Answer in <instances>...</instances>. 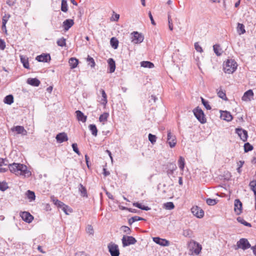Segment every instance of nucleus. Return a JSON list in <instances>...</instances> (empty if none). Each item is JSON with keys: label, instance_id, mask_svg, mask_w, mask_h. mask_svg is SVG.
I'll return each mask as SVG.
<instances>
[{"label": "nucleus", "instance_id": "393cba45", "mask_svg": "<svg viewBox=\"0 0 256 256\" xmlns=\"http://www.w3.org/2000/svg\"><path fill=\"white\" fill-rule=\"evenodd\" d=\"M68 64L70 68H76L78 64V60L75 58H72L68 60Z\"/></svg>", "mask_w": 256, "mask_h": 256}, {"label": "nucleus", "instance_id": "5fc2aeb1", "mask_svg": "<svg viewBox=\"0 0 256 256\" xmlns=\"http://www.w3.org/2000/svg\"><path fill=\"white\" fill-rule=\"evenodd\" d=\"M202 103L206 109L210 110L211 108L210 106L209 105L207 101L205 100L203 98H202Z\"/></svg>", "mask_w": 256, "mask_h": 256}, {"label": "nucleus", "instance_id": "1a4fd4ad", "mask_svg": "<svg viewBox=\"0 0 256 256\" xmlns=\"http://www.w3.org/2000/svg\"><path fill=\"white\" fill-rule=\"evenodd\" d=\"M254 94L252 90H249L246 92L242 96V100L245 102H248L254 100Z\"/></svg>", "mask_w": 256, "mask_h": 256}, {"label": "nucleus", "instance_id": "a18cd8bd", "mask_svg": "<svg viewBox=\"0 0 256 256\" xmlns=\"http://www.w3.org/2000/svg\"><path fill=\"white\" fill-rule=\"evenodd\" d=\"M57 44L58 46H66V39L64 38H62L57 40Z\"/></svg>", "mask_w": 256, "mask_h": 256}, {"label": "nucleus", "instance_id": "6ab92c4d", "mask_svg": "<svg viewBox=\"0 0 256 256\" xmlns=\"http://www.w3.org/2000/svg\"><path fill=\"white\" fill-rule=\"evenodd\" d=\"M56 138L57 141L60 143H62L68 140L67 135L64 132L58 134L56 135Z\"/></svg>", "mask_w": 256, "mask_h": 256}, {"label": "nucleus", "instance_id": "423d86ee", "mask_svg": "<svg viewBox=\"0 0 256 256\" xmlns=\"http://www.w3.org/2000/svg\"><path fill=\"white\" fill-rule=\"evenodd\" d=\"M194 113L197 119L202 123L204 124L206 122V118L203 111L197 108L194 110Z\"/></svg>", "mask_w": 256, "mask_h": 256}, {"label": "nucleus", "instance_id": "72a5a7b5", "mask_svg": "<svg viewBox=\"0 0 256 256\" xmlns=\"http://www.w3.org/2000/svg\"><path fill=\"white\" fill-rule=\"evenodd\" d=\"M10 18V15L8 14H5L3 16L2 19V28H6V24L8 20Z\"/></svg>", "mask_w": 256, "mask_h": 256}, {"label": "nucleus", "instance_id": "4468645a", "mask_svg": "<svg viewBox=\"0 0 256 256\" xmlns=\"http://www.w3.org/2000/svg\"><path fill=\"white\" fill-rule=\"evenodd\" d=\"M22 218L28 223H30L34 219V217L30 213L26 212H22L20 214Z\"/></svg>", "mask_w": 256, "mask_h": 256}, {"label": "nucleus", "instance_id": "680f3d73", "mask_svg": "<svg viewBox=\"0 0 256 256\" xmlns=\"http://www.w3.org/2000/svg\"><path fill=\"white\" fill-rule=\"evenodd\" d=\"M120 18V15L118 14H115L112 17V18L114 21H117Z\"/></svg>", "mask_w": 256, "mask_h": 256}, {"label": "nucleus", "instance_id": "864d4df0", "mask_svg": "<svg viewBox=\"0 0 256 256\" xmlns=\"http://www.w3.org/2000/svg\"><path fill=\"white\" fill-rule=\"evenodd\" d=\"M156 136L150 134H148V140L152 143L154 144L156 142Z\"/></svg>", "mask_w": 256, "mask_h": 256}, {"label": "nucleus", "instance_id": "f3484780", "mask_svg": "<svg viewBox=\"0 0 256 256\" xmlns=\"http://www.w3.org/2000/svg\"><path fill=\"white\" fill-rule=\"evenodd\" d=\"M153 241L162 246H168L170 242L166 239L160 238L158 237L153 238Z\"/></svg>", "mask_w": 256, "mask_h": 256}, {"label": "nucleus", "instance_id": "9d476101", "mask_svg": "<svg viewBox=\"0 0 256 256\" xmlns=\"http://www.w3.org/2000/svg\"><path fill=\"white\" fill-rule=\"evenodd\" d=\"M136 242V240L132 236H124L122 238V243L124 247L130 244H134Z\"/></svg>", "mask_w": 256, "mask_h": 256}, {"label": "nucleus", "instance_id": "9b49d317", "mask_svg": "<svg viewBox=\"0 0 256 256\" xmlns=\"http://www.w3.org/2000/svg\"><path fill=\"white\" fill-rule=\"evenodd\" d=\"M236 132L238 134L240 140L243 142H246L248 138V132L246 130L242 128H237L236 129Z\"/></svg>", "mask_w": 256, "mask_h": 256}, {"label": "nucleus", "instance_id": "13d9d810", "mask_svg": "<svg viewBox=\"0 0 256 256\" xmlns=\"http://www.w3.org/2000/svg\"><path fill=\"white\" fill-rule=\"evenodd\" d=\"M6 47L5 42L4 40L0 39V49L4 50Z\"/></svg>", "mask_w": 256, "mask_h": 256}, {"label": "nucleus", "instance_id": "2eb2a0df", "mask_svg": "<svg viewBox=\"0 0 256 256\" xmlns=\"http://www.w3.org/2000/svg\"><path fill=\"white\" fill-rule=\"evenodd\" d=\"M220 118L226 122H230L232 118L233 117L230 114V113L228 111H223L220 110Z\"/></svg>", "mask_w": 256, "mask_h": 256}, {"label": "nucleus", "instance_id": "0e129e2a", "mask_svg": "<svg viewBox=\"0 0 256 256\" xmlns=\"http://www.w3.org/2000/svg\"><path fill=\"white\" fill-rule=\"evenodd\" d=\"M103 174L105 176H108L110 174V172H109L107 171L106 170V168H104L103 169Z\"/></svg>", "mask_w": 256, "mask_h": 256}, {"label": "nucleus", "instance_id": "0eeeda50", "mask_svg": "<svg viewBox=\"0 0 256 256\" xmlns=\"http://www.w3.org/2000/svg\"><path fill=\"white\" fill-rule=\"evenodd\" d=\"M108 247L112 256H119L120 251L117 244L111 242L108 244Z\"/></svg>", "mask_w": 256, "mask_h": 256}, {"label": "nucleus", "instance_id": "4be33fe9", "mask_svg": "<svg viewBox=\"0 0 256 256\" xmlns=\"http://www.w3.org/2000/svg\"><path fill=\"white\" fill-rule=\"evenodd\" d=\"M74 24V22L72 20L68 19L63 22V26L65 30H68L71 28Z\"/></svg>", "mask_w": 256, "mask_h": 256}, {"label": "nucleus", "instance_id": "20e7f679", "mask_svg": "<svg viewBox=\"0 0 256 256\" xmlns=\"http://www.w3.org/2000/svg\"><path fill=\"white\" fill-rule=\"evenodd\" d=\"M52 201L58 208H61L66 214H70L72 212V208L58 200L53 198Z\"/></svg>", "mask_w": 256, "mask_h": 256}, {"label": "nucleus", "instance_id": "7c9ffc66", "mask_svg": "<svg viewBox=\"0 0 256 256\" xmlns=\"http://www.w3.org/2000/svg\"><path fill=\"white\" fill-rule=\"evenodd\" d=\"M110 45L114 49H116L118 46V41L114 37L111 38L110 41Z\"/></svg>", "mask_w": 256, "mask_h": 256}, {"label": "nucleus", "instance_id": "39448f33", "mask_svg": "<svg viewBox=\"0 0 256 256\" xmlns=\"http://www.w3.org/2000/svg\"><path fill=\"white\" fill-rule=\"evenodd\" d=\"M144 36L137 32H134L131 34L132 42L134 44H140L144 40Z\"/></svg>", "mask_w": 256, "mask_h": 256}, {"label": "nucleus", "instance_id": "a878e982", "mask_svg": "<svg viewBox=\"0 0 256 256\" xmlns=\"http://www.w3.org/2000/svg\"><path fill=\"white\" fill-rule=\"evenodd\" d=\"M27 82L32 86H38L40 84V81L36 78H29L27 80Z\"/></svg>", "mask_w": 256, "mask_h": 256}, {"label": "nucleus", "instance_id": "09e8293b", "mask_svg": "<svg viewBox=\"0 0 256 256\" xmlns=\"http://www.w3.org/2000/svg\"><path fill=\"white\" fill-rule=\"evenodd\" d=\"M8 188V184L6 182H0V190L2 191L6 190Z\"/></svg>", "mask_w": 256, "mask_h": 256}, {"label": "nucleus", "instance_id": "8fccbe9b", "mask_svg": "<svg viewBox=\"0 0 256 256\" xmlns=\"http://www.w3.org/2000/svg\"><path fill=\"white\" fill-rule=\"evenodd\" d=\"M194 46L195 50L198 52L202 53L203 52V50H202V46L199 44L198 42H195Z\"/></svg>", "mask_w": 256, "mask_h": 256}, {"label": "nucleus", "instance_id": "6e6d98bb", "mask_svg": "<svg viewBox=\"0 0 256 256\" xmlns=\"http://www.w3.org/2000/svg\"><path fill=\"white\" fill-rule=\"evenodd\" d=\"M121 230L122 232L126 233L127 234H129L130 233V228L126 226H122Z\"/></svg>", "mask_w": 256, "mask_h": 256}, {"label": "nucleus", "instance_id": "dca6fc26", "mask_svg": "<svg viewBox=\"0 0 256 256\" xmlns=\"http://www.w3.org/2000/svg\"><path fill=\"white\" fill-rule=\"evenodd\" d=\"M167 142L170 148H174L176 144V138L170 132L168 134Z\"/></svg>", "mask_w": 256, "mask_h": 256}, {"label": "nucleus", "instance_id": "4d7b16f0", "mask_svg": "<svg viewBox=\"0 0 256 256\" xmlns=\"http://www.w3.org/2000/svg\"><path fill=\"white\" fill-rule=\"evenodd\" d=\"M72 148L73 150L75 152H76L78 155L80 154V152H79L78 149V145H77L76 144H72Z\"/></svg>", "mask_w": 256, "mask_h": 256}, {"label": "nucleus", "instance_id": "37998d69", "mask_svg": "<svg viewBox=\"0 0 256 256\" xmlns=\"http://www.w3.org/2000/svg\"><path fill=\"white\" fill-rule=\"evenodd\" d=\"M61 10L64 12L68 11L67 2L66 0H62V1Z\"/></svg>", "mask_w": 256, "mask_h": 256}, {"label": "nucleus", "instance_id": "bf43d9fd", "mask_svg": "<svg viewBox=\"0 0 256 256\" xmlns=\"http://www.w3.org/2000/svg\"><path fill=\"white\" fill-rule=\"evenodd\" d=\"M148 16H149V18H150V21H151L152 24H153L154 26H155V25H156V23H155V22H154V18H153V17H152V14H151V12H148Z\"/></svg>", "mask_w": 256, "mask_h": 256}, {"label": "nucleus", "instance_id": "49530a36", "mask_svg": "<svg viewBox=\"0 0 256 256\" xmlns=\"http://www.w3.org/2000/svg\"><path fill=\"white\" fill-rule=\"evenodd\" d=\"M87 62H88V65H90L91 67L94 68L95 66V62L94 58L89 56H88Z\"/></svg>", "mask_w": 256, "mask_h": 256}, {"label": "nucleus", "instance_id": "e2e57ef3", "mask_svg": "<svg viewBox=\"0 0 256 256\" xmlns=\"http://www.w3.org/2000/svg\"><path fill=\"white\" fill-rule=\"evenodd\" d=\"M244 164V162L242 160H240L237 162L238 168H242Z\"/></svg>", "mask_w": 256, "mask_h": 256}, {"label": "nucleus", "instance_id": "774afa93", "mask_svg": "<svg viewBox=\"0 0 256 256\" xmlns=\"http://www.w3.org/2000/svg\"><path fill=\"white\" fill-rule=\"evenodd\" d=\"M106 152L108 154L110 158V160H111V162H112V163L113 162V158H112V154L108 150H106Z\"/></svg>", "mask_w": 256, "mask_h": 256}, {"label": "nucleus", "instance_id": "c756f323", "mask_svg": "<svg viewBox=\"0 0 256 256\" xmlns=\"http://www.w3.org/2000/svg\"><path fill=\"white\" fill-rule=\"evenodd\" d=\"M140 66L146 68H152L154 67V64L148 61H143L140 62Z\"/></svg>", "mask_w": 256, "mask_h": 256}, {"label": "nucleus", "instance_id": "ea45409f", "mask_svg": "<svg viewBox=\"0 0 256 256\" xmlns=\"http://www.w3.org/2000/svg\"><path fill=\"white\" fill-rule=\"evenodd\" d=\"M218 202V200L216 199L208 198L206 200V202L209 206H214Z\"/></svg>", "mask_w": 256, "mask_h": 256}, {"label": "nucleus", "instance_id": "473e14b6", "mask_svg": "<svg viewBox=\"0 0 256 256\" xmlns=\"http://www.w3.org/2000/svg\"><path fill=\"white\" fill-rule=\"evenodd\" d=\"M178 164L181 170L183 171L184 167L185 162L183 157L180 156L178 161Z\"/></svg>", "mask_w": 256, "mask_h": 256}, {"label": "nucleus", "instance_id": "bb28decb", "mask_svg": "<svg viewBox=\"0 0 256 256\" xmlns=\"http://www.w3.org/2000/svg\"><path fill=\"white\" fill-rule=\"evenodd\" d=\"M109 114L108 112H104L100 116L99 121L102 122V124H104Z\"/></svg>", "mask_w": 256, "mask_h": 256}, {"label": "nucleus", "instance_id": "7ed1b4c3", "mask_svg": "<svg viewBox=\"0 0 256 256\" xmlns=\"http://www.w3.org/2000/svg\"><path fill=\"white\" fill-rule=\"evenodd\" d=\"M188 250L190 254H198L201 251L202 246L194 240L190 241L188 244Z\"/></svg>", "mask_w": 256, "mask_h": 256}, {"label": "nucleus", "instance_id": "412c9836", "mask_svg": "<svg viewBox=\"0 0 256 256\" xmlns=\"http://www.w3.org/2000/svg\"><path fill=\"white\" fill-rule=\"evenodd\" d=\"M108 64L109 72H114L116 69V64L114 60L112 58H109L108 60Z\"/></svg>", "mask_w": 256, "mask_h": 256}, {"label": "nucleus", "instance_id": "e433bc0d", "mask_svg": "<svg viewBox=\"0 0 256 256\" xmlns=\"http://www.w3.org/2000/svg\"><path fill=\"white\" fill-rule=\"evenodd\" d=\"M218 96L224 100H227L226 94L221 89L218 90L217 92Z\"/></svg>", "mask_w": 256, "mask_h": 256}, {"label": "nucleus", "instance_id": "de8ad7c7", "mask_svg": "<svg viewBox=\"0 0 256 256\" xmlns=\"http://www.w3.org/2000/svg\"><path fill=\"white\" fill-rule=\"evenodd\" d=\"M214 52L218 56H220L222 54V50L219 46L214 45Z\"/></svg>", "mask_w": 256, "mask_h": 256}, {"label": "nucleus", "instance_id": "69168bd1", "mask_svg": "<svg viewBox=\"0 0 256 256\" xmlns=\"http://www.w3.org/2000/svg\"><path fill=\"white\" fill-rule=\"evenodd\" d=\"M100 92L102 95V97L104 98H107L106 94L104 90H101Z\"/></svg>", "mask_w": 256, "mask_h": 256}, {"label": "nucleus", "instance_id": "cd10ccee", "mask_svg": "<svg viewBox=\"0 0 256 256\" xmlns=\"http://www.w3.org/2000/svg\"><path fill=\"white\" fill-rule=\"evenodd\" d=\"M8 168V166L4 164V161L2 158H0V172H2L7 170Z\"/></svg>", "mask_w": 256, "mask_h": 256}, {"label": "nucleus", "instance_id": "f704fd0d", "mask_svg": "<svg viewBox=\"0 0 256 256\" xmlns=\"http://www.w3.org/2000/svg\"><path fill=\"white\" fill-rule=\"evenodd\" d=\"M88 127H89L90 130L92 132V134L95 136H96L97 133H98V130H97L96 125L90 124Z\"/></svg>", "mask_w": 256, "mask_h": 256}, {"label": "nucleus", "instance_id": "052dcab7", "mask_svg": "<svg viewBox=\"0 0 256 256\" xmlns=\"http://www.w3.org/2000/svg\"><path fill=\"white\" fill-rule=\"evenodd\" d=\"M100 102L102 104L105 106L107 104V98H102L100 100Z\"/></svg>", "mask_w": 256, "mask_h": 256}, {"label": "nucleus", "instance_id": "ddd939ff", "mask_svg": "<svg viewBox=\"0 0 256 256\" xmlns=\"http://www.w3.org/2000/svg\"><path fill=\"white\" fill-rule=\"evenodd\" d=\"M242 202L236 199L234 200V210L235 213L238 215L242 212Z\"/></svg>", "mask_w": 256, "mask_h": 256}, {"label": "nucleus", "instance_id": "603ef678", "mask_svg": "<svg viewBox=\"0 0 256 256\" xmlns=\"http://www.w3.org/2000/svg\"><path fill=\"white\" fill-rule=\"evenodd\" d=\"M86 232L90 234H93L94 232V230L92 226L90 225H88L87 226L86 228Z\"/></svg>", "mask_w": 256, "mask_h": 256}, {"label": "nucleus", "instance_id": "c03bdc74", "mask_svg": "<svg viewBox=\"0 0 256 256\" xmlns=\"http://www.w3.org/2000/svg\"><path fill=\"white\" fill-rule=\"evenodd\" d=\"M79 190L82 196H86V188L81 184H80Z\"/></svg>", "mask_w": 256, "mask_h": 256}, {"label": "nucleus", "instance_id": "6e6552de", "mask_svg": "<svg viewBox=\"0 0 256 256\" xmlns=\"http://www.w3.org/2000/svg\"><path fill=\"white\" fill-rule=\"evenodd\" d=\"M191 212L194 216L198 218H201L204 216V210L198 206H194L191 208Z\"/></svg>", "mask_w": 256, "mask_h": 256}, {"label": "nucleus", "instance_id": "a211bd4d", "mask_svg": "<svg viewBox=\"0 0 256 256\" xmlns=\"http://www.w3.org/2000/svg\"><path fill=\"white\" fill-rule=\"evenodd\" d=\"M36 60L40 62H48L50 60V56L48 54H43L37 56Z\"/></svg>", "mask_w": 256, "mask_h": 256}, {"label": "nucleus", "instance_id": "58836bf2", "mask_svg": "<svg viewBox=\"0 0 256 256\" xmlns=\"http://www.w3.org/2000/svg\"><path fill=\"white\" fill-rule=\"evenodd\" d=\"M237 220L240 224H244V226L250 227L251 224L246 222L242 218L239 216L237 218Z\"/></svg>", "mask_w": 256, "mask_h": 256}, {"label": "nucleus", "instance_id": "f8f14e48", "mask_svg": "<svg viewBox=\"0 0 256 256\" xmlns=\"http://www.w3.org/2000/svg\"><path fill=\"white\" fill-rule=\"evenodd\" d=\"M237 246L238 248L244 250L249 248L250 245L246 239L242 238L238 242Z\"/></svg>", "mask_w": 256, "mask_h": 256}, {"label": "nucleus", "instance_id": "f257e3e1", "mask_svg": "<svg viewBox=\"0 0 256 256\" xmlns=\"http://www.w3.org/2000/svg\"><path fill=\"white\" fill-rule=\"evenodd\" d=\"M8 169L16 176H22L24 178H28L32 176V172L30 168L22 164L14 162L10 164Z\"/></svg>", "mask_w": 256, "mask_h": 256}, {"label": "nucleus", "instance_id": "79ce46f5", "mask_svg": "<svg viewBox=\"0 0 256 256\" xmlns=\"http://www.w3.org/2000/svg\"><path fill=\"white\" fill-rule=\"evenodd\" d=\"M249 186L250 190L254 192V194L255 195V192H256V181H251L249 184Z\"/></svg>", "mask_w": 256, "mask_h": 256}, {"label": "nucleus", "instance_id": "5701e85b", "mask_svg": "<svg viewBox=\"0 0 256 256\" xmlns=\"http://www.w3.org/2000/svg\"><path fill=\"white\" fill-rule=\"evenodd\" d=\"M25 196L29 202H32L35 200L36 196L34 192L30 190H27L25 193Z\"/></svg>", "mask_w": 256, "mask_h": 256}, {"label": "nucleus", "instance_id": "b1692460", "mask_svg": "<svg viewBox=\"0 0 256 256\" xmlns=\"http://www.w3.org/2000/svg\"><path fill=\"white\" fill-rule=\"evenodd\" d=\"M76 118L80 120L83 122H85L86 120L87 117L84 116V114L80 110H77L76 112Z\"/></svg>", "mask_w": 256, "mask_h": 256}, {"label": "nucleus", "instance_id": "338daca9", "mask_svg": "<svg viewBox=\"0 0 256 256\" xmlns=\"http://www.w3.org/2000/svg\"><path fill=\"white\" fill-rule=\"evenodd\" d=\"M76 256H88L84 252H79L76 254Z\"/></svg>", "mask_w": 256, "mask_h": 256}, {"label": "nucleus", "instance_id": "4c0bfd02", "mask_svg": "<svg viewBox=\"0 0 256 256\" xmlns=\"http://www.w3.org/2000/svg\"><path fill=\"white\" fill-rule=\"evenodd\" d=\"M4 102L5 103H6L7 104H12L14 102V98H13L12 96V95L7 96L4 100Z\"/></svg>", "mask_w": 256, "mask_h": 256}, {"label": "nucleus", "instance_id": "aec40b11", "mask_svg": "<svg viewBox=\"0 0 256 256\" xmlns=\"http://www.w3.org/2000/svg\"><path fill=\"white\" fill-rule=\"evenodd\" d=\"M12 130L16 132L18 134H22L24 136L27 134L26 130L22 126H16L12 128Z\"/></svg>", "mask_w": 256, "mask_h": 256}, {"label": "nucleus", "instance_id": "a19ab883", "mask_svg": "<svg viewBox=\"0 0 256 256\" xmlns=\"http://www.w3.org/2000/svg\"><path fill=\"white\" fill-rule=\"evenodd\" d=\"M164 208L166 210H172L174 208V206L172 202H168L164 204Z\"/></svg>", "mask_w": 256, "mask_h": 256}, {"label": "nucleus", "instance_id": "c85d7f7f", "mask_svg": "<svg viewBox=\"0 0 256 256\" xmlns=\"http://www.w3.org/2000/svg\"><path fill=\"white\" fill-rule=\"evenodd\" d=\"M20 58V62L24 66L28 69L29 68V64L28 61V58L26 56H21Z\"/></svg>", "mask_w": 256, "mask_h": 256}, {"label": "nucleus", "instance_id": "3c124183", "mask_svg": "<svg viewBox=\"0 0 256 256\" xmlns=\"http://www.w3.org/2000/svg\"><path fill=\"white\" fill-rule=\"evenodd\" d=\"M244 149L245 152H248L252 150V146L248 142L244 144Z\"/></svg>", "mask_w": 256, "mask_h": 256}, {"label": "nucleus", "instance_id": "2f4dec72", "mask_svg": "<svg viewBox=\"0 0 256 256\" xmlns=\"http://www.w3.org/2000/svg\"><path fill=\"white\" fill-rule=\"evenodd\" d=\"M237 30L239 34H242L245 33L246 30L244 24H242L238 23V24Z\"/></svg>", "mask_w": 256, "mask_h": 256}, {"label": "nucleus", "instance_id": "f03ea898", "mask_svg": "<svg viewBox=\"0 0 256 256\" xmlns=\"http://www.w3.org/2000/svg\"><path fill=\"white\" fill-rule=\"evenodd\" d=\"M238 66L236 62L234 60L228 59L224 64V70L226 73L232 74L236 70Z\"/></svg>", "mask_w": 256, "mask_h": 256}, {"label": "nucleus", "instance_id": "c9c22d12", "mask_svg": "<svg viewBox=\"0 0 256 256\" xmlns=\"http://www.w3.org/2000/svg\"><path fill=\"white\" fill-rule=\"evenodd\" d=\"M133 205L140 209L145 210H150V208L147 206H144L142 205L141 204H140L138 202H134V203Z\"/></svg>", "mask_w": 256, "mask_h": 256}]
</instances>
